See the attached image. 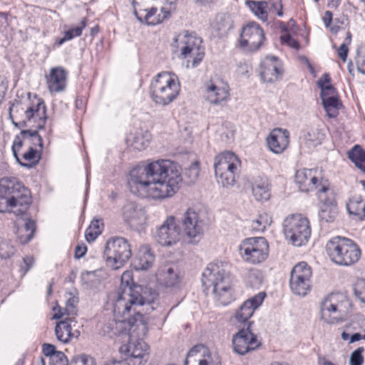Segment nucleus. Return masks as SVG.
I'll return each instance as SVG.
<instances>
[{
    "instance_id": "37998d69",
    "label": "nucleus",
    "mask_w": 365,
    "mask_h": 365,
    "mask_svg": "<svg viewBox=\"0 0 365 365\" xmlns=\"http://www.w3.org/2000/svg\"><path fill=\"white\" fill-rule=\"evenodd\" d=\"M38 130L36 128L35 130H21V138L23 141H28L32 145L31 146H38L40 148V152L42 151L43 148V141L42 136L38 133Z\"/></svg>"
},
{
    "instance_id": "dca6fc26",
    "label": "nucleus",
    "mask_w": 365,
    "mask_h": 365,
    "mask_svg": "<svg viewBox=\"0 0 365 365\" xmlns=\"http://www.w3.org/2000/svg\"><path fill=\"white\" fill-rule=\"evenodd\" d=\"M265 39L263 29L255 22L243 27L240 37V45L248 51H256Z\"/></svg>"
},
{
    "instance_id": "f8f14e48",
    "label": "nucleus",
    "mask_w": 365,
    "mask_h": 365,
    "mask_svg": "<svg viewBox=\"0 0 365 365\" xmlns=\"http://www.w3.org/2000/svg\"><path fill=\"white\" fill-rule=\"evenodd\" d=\"M311 267L305 262H299L292 269L289 285L292 292L297 295L305 296L311 288Z\"/></svg>"
},
{
    "instance_id": "a211bd4d",
    "label": "nucleus",
    "mask_w": 365,
    "mask_h": 365,
    "mask_svg": "<svg viewBox=\"0 0 365 365\" xmlns=\"http://www.w3.org/2000/svg\"><path fill=\"white\" fill-rule=\"evenodd\" d=\"M182 228L185 235L191 242H198L203 235L204 221L199 214L192 209H188L181 220Z\"/></svg>"
},
{
    "instance_id": "052dcab7",
    "label": "nucleus",
    "mask_w": 365,
    "mask_h": 365,
    "mask_svg": "<svg viewBox=\"0 0 365 365\" xmlns=\"http://www.w3.org/2000/svg\"><path fill=\"white\" fill-rule=\"evenodd\" d=\"M281 40L283 43L288 45L289 47L299 49V43L294 39L290 34H287L281 36Z\"/></svg>"
},
{
    "instance_id": "f03ea898",
    "label": "nucleus",
    "mask_w": 365,
    "mask_h": 365,
    "mask_svg": "<svg viewBox=\"0 0 365 365\" xmlns=\"http://www.w3.org/2000/svg\"><path fill=\"white\" fill-rule=\"evenodd\" d=\"M182 168L178 163L165 159L148 163L130 171V191L140 197L164 200L173 197L182 184Z\"/></svg>"
},
{
    "instance_id": "4be33fe9",
    "label": "nucleus",
    "mask_w": 365,
    "mask_h": 365,
    "mask_svg": "<svg viewBox=\"0 0 365 365\" xmlns=\"http://www.w3.org/2000/svg\"><path fill=\"white\" fill-rule=\"evenodd\" d=\"M265 297V292H260L245 301L235 312V319L236 321L240 323L248 322L255 311L262 305Z\"/></svg>"
},
{
    "instance_id": "e2e57ef3",
    "label": "nucleus",
    "mask_w": 365,
    "mask_h": 365,
    "mask_svg": "<svg viewBox=\"0 0 365 365\" xmlns=\"http://www.w3.org/2000/svg\"><path fill=\"white\" fill-rule=\"evenodd\" d=\"M101 233V230L97 229L96 231H94L91 228L88 227L85 232V237H86V240L88 242H92L98 237V236Z\"/></svg>"
},
{
    "instance_id": "cd10ccee",
    "label": "nucleus",
    "mask_w": 365,
    "mask_h": 365,
    "mask_svg": "<svg viewBox=\"0 0 365 365\" xmlns=\"http://www.w3.org/2000/svg\"><path fill=\"white\" fill-rule=\"evenodd\" d=\"M46 78L47 88L51 93H60L66 88L67 72L61 66L51 68Z\"/></svg>"
},
{
    "instance_id": "ea45409f",
    "label": "nucleus",
    "mask_w": 365,
    "mask_h": 365,
    "mask_svg": "<svg viewBox=\"0 0 365 365\" xmlns=\"http://www.w3.org/2000/svg\"><path fill=\"white\" fill-rule=\"evenodd\" d=\"M69 297L66 300V307L64 312L61 309H58V312H56L53 315L54 319H60L66 314L67 317H73L77 315V304L78 303V298L71 294H69Z\"/></svg>"
},
{
    "instance_id": "69168bd1",
    "label": "nucleus",
    "mask_w": 365,
    "mask_h": 365,
    "mask_svg": "<svg viewBox=\"0 0 365 365\" xmlns=\"http://www.w3.org/2000/svg\"><path fill=\"white\" fill-rule=\"evenodd\" d=\"M272 8L276 11L277 15L278 16H283V6L282 3V0H274L272 3Z\"/></svg>"
},
{
    "instance_id": "680f3d73",
    "label": "nucleus",
    "mask_w": 365,
    "mask_h": 365,
    "mask_svg": "<svg viewBox=\"0 0 365 365\" xmlns=\"http://www.w3.org/2000/svg\"><path fill=\"white\" fill-rule=\"evenodd\" d=\"M354 293L362 302L365 303V281L356 284Z\"/></svg>"
},
{
    "instance_id": "473e14b6",
    "label": "nucleus",
    "mask_w": 365,
    "mask_h": 365,
    "mask_svg": "<svg viewBox=\"0 0 365 365\" xmlns=\"http://www.w3.org/2000/svg\"><path fill=\"white\" fill-rule=\"evenodd\" d=\"M346 209L353 218L365 220V200L361 195L352 196L346 203Z\"/></svg>"
},
{
    "instance_id": "4c0bfd02",
    "label": "nucleus",
    "mask_w": 365,
    "mask_h": 365,
    "mask_svg": "<svg viewBox=\"0 0 365 365\" xmlns=\"http://www.w3.org/2000/svg\"><path fill=\"white\" fill-rule=\"evenodd\" d=\"M36 230L35 222L28 219L21 227L18 226L16 230V235L19 242L21 244L28 243L33 237Z\"/></svg>"
},
{
    "instance_id": "13d9d810",
    "label": "nucleus",
    "mask_w": 365,
    "mask_h": 365,
    "mask_svg": "<svg viewBox=\"0 0 365 365\" xmlns=\"http://www.w3.org/2000/svg\"><path fill=\"white\" fill-rule=\"evenodd\" d=\"M200 168L199 164L195 162L192 163L190 167L186 170L185 175L190 179V182H195L199 175Z\"/></svg>"
},
{
    "instance_id": "9b49d317",
    "label": "nucleus",
    "mask_w": 365,
    "mask_h": 365,
    "mask_svg": "<svg viewBox=\"0 0 365 365\" xmlns=\"http://www.w3.org/2000/svg\"><path fill=\"white\" fill-rule=\"evenodd\" d=\"M240 252L247 262L253 264H260L268 257L269 245L264 237H249L240 244Z\"/></svg>"
},
{
    "instance_id": "5fc2aeb1",
    "label": "nucleus",
    "mask_w": 365,
    "mask_h": 365,
    "mask_svg": "<svg viewBox=\"0 0 365 365\" xmlns=\"http://www.w3.org/2000/svg\"><path fill=\"white\" fill-rule=\"evenodd\" d=\"M365 349L363 346H360L354 350L349 360L350 365H363L364 362V358L363 356V353Z\"/></svg>"
},
{
    "instance_id": "1a4fd4ad",
    "label": "nucleus",
    "mask_w": 365,
    "mask_h": 365,
    "mask_svg": "<svg viewBox=\"0 0 365 365\" xmlns=\"http://www.w3.org/2000/svg\"><path fill=\"white\" fill-rule=\"evenodd\" d=\"M132 255L128 240L120 237L110 238L105 246L103 258L107 266L113 269L123 267Z\"/></svg>"
},
{
    "instance_id": "f704fd0d",
    "label": "nucleus",
    "mask_w": 365,
    "mask_h": 365,
    "mask_svg": "<svg viewBox=\"0 0 365 365\" xmlns=\"http://www.w3.org/2000/svg\"><path fill=\"white\" fill-rule=\"evenodd\" d=\"M42 352L49 357V365H68V361L63 352L56 351L54 345L44 343L42 345Z\"/></svg>"
},
{
    "instance_id": "c9c22d12",
    "label": "nucleus",
    "mask_w": 365,
    "mask_h": 365,
    "mask_svg": "<svg viewBox=\"0 0 365 365\" xmlns=\"http://www.w3.org/2000/svg\"><path fill=\"white\" fill-rule=\"evenodd\" d=\"M331 93L321 94V98L324 108L329 118H335L339 114V110L341 107L339 99Z\"/></svg>"
},
{
    "instance_id": "0eeeda50",
    "label": "nucleus",
    "mask_w": 365,
    "mask_h": 365,
    "mask_svg": "<svg viewBox=\"0 0 365 365\" xmlns=\"http://www.w3.org/2000/svg\"><path fill=\"white\" fill-rule=\"evenodd\" d=\"M330 259L340 266H351L360 259L361 250L351 239L336 236L330 239L326 245Z\"/></svg>"
},
{
    "instance_id": "4d7b16f0",
    "label": "nucleus",
    "mask_w": 365,
    "mask_h": 365,
    "mask_svg": "<svg viewBox=\"0 0 365 365\" xmlns=\"http://www.w3.org/2000/svg\"><path fill=\"white\" fill-rule=\"evenodd\" d=\"M73 361L79 365H96L95 359L91 356L86 354H81L75 356Z\"/></svg>"
},
{
    "instance_id": "9d476101",
    "label": "nucleus",
    "mask_w": 365,
    "mask_h": 365,
    "mask_svg": "<svg viewBox=\"0 0 365 365\" xmlns=\"http://www.w3.org/2000/svg\"><path fill=\"white\" fill-rule=\"evenodd\" d=\"M283 225L284 235L292 245L299 247L307 242L311 228L307 217L301 215H292L284 220Z\"/></svg>"
},
{
    "instance_id": "09e8293b",
    "label": "nucleus",
    "mask_w": 365,
    "mask_h": 365,
    "mask_svg": "<svg viewBox=\"0 0 365 365\" xmlns=\"http://www.w3.org/2000/svg\"><path fill=\"white\" fill-rule=\"evenodd\" d=\"M271 222V218L267 214L259 215L257 219L252 222V230L259 232H263L270 225Z\"/></svg>"
},
{
    "instance_id": "39448f33",
    "label": "nucleus",
    "mask_w": 365,
    "mask_h": 365,
    "mask_svg": "<svg viewBox=\"0 0 365 365\" xmlns=\"http://www.w3.org/2000/svg\"><path fill=\"white\" fill-rule=\"evenodd\" d=\"M202 284L205 291H210L220 304L226 306L231 302V280L222 263L208 264L202 274Z\"/></svg>"
},
{
    "instance_id": "a19ab883",
    "label": "nucleus",
    "mask_w": 365,
    "mask_h": 365,
    "mask_svg": "<svg viewBox=\"0 0 365 365\" xmlns=\"http://www.w3.org/2000/svg\"><path fill=\"white\" fill-rule=\"evenodd\" d=\"M151 135L148 131H138L132 136V139H128L131 142V146L138 150H145L150 144Z\"/></svg>"
},
{
    "instance_id": "864d4df0",
    "label": "nucleus",
    "mask_w": 365,
    "mask_h": 365,
    "mask_svg": "<svg viewBox=\"0 0 365 365\" xmlns=\"http://www.w3.org/2000/svg\"><path fill=\"white\" fill-rule=\"evenodd\" d=\"M331 78L329 75L325 73L322 76V77L318 81V86L321 88V94L325 93H331V94L335 93L334 88L329 84Z\"/></svg>"
},
{
    "instance_id": "3c124183",
    "label": "nucleus",
    "mask_w": 365,
    "mask_h": 365,
    "mask_svg": "<svg viewBox=\"0 0 365 365\" xmlns=\"http://www.w3.org/2000/svg\"><path fill=\"white\" fill-rule=\"evenodd\" d=\"M247 281L252 287L259 286L262 282L261 272L257 269H250L247 275Z\"/></svg>"
},
{
    "instance_id": "c03bdc74",
    "label": "nucleus",
    "mask_w": 365,
    "mask_h": 365,
    "mask_svg": "<svg viewBox=\"0 0 365 365\" xmlns=\"http://www.w3.org/2000/svg\"><path fill=\"white\" fill-rule=\"evenodd\" d=\"M337 214V205L331 207L321 205L318 213L320 224L322 225L324 224L333 222L335 220Z\"/></svg>"
},
{
    "instance_id": "393cba45",
    "label": "nucleus",
    "mask_w": 365,
    "mask_h": 365,
    "mask_svg": "<svg viewBox=\"0 0 365 365\" xmlns=\"http://www.w3.org/2000/svg\"><path fill=\"white\" fill-rule=\"evenodd\" d=\"M202 43V38L195 34L184 31L175 36L172 46L180 50L181 54H186L191 49L195 51L197 48H204Z\"/></svg>"
},
{
    "instance_id": "6e6552de",
    "label": "nucleus",
    "mask_w": 365,
    "mask_h": 365,
    "mask_svg": "<svg viewBox=\"0 0 365 365\" xmlns=\"http://www.w3.org/2000/svg\"><path fill=\"white\" fill-rule=\"evenodd\" d=\"M214 169L217 183L230 188L236 184L240 177L241 160L231 151L222 152L215 156Z\"/></svg>"
},
{
    "instance_id": "2f4dec72",
    "label": "nucleus",
    "mask_w": 365,
    "mask_h": 365,
    "mask_svg": "<svg viewBox=\"0 0 365 365\" xmlns=\"http://www.w3.org/2000/svg\"><path fill=\"white\" fill-rule=\"evenodd\" d=\"M317 189V197L321 205L331 207L337 205L336 193L334 189L329 186L327 180L322 179Z\"/></svg>"
},
{
    "instance_id": "7ed1b4c3",
    "label": "nucleus",
    "mask_w": 365,
    "mask_h": 365,
    "mask_svg": "<svg viewBox=\"0 0 365 365\" xmlns=\"http://www.w3.org/2000/svg\"><path fill=\"white\" fill-rule=\"evenodd\" d=\"M31 202L30 190L16 178L0 179V213L23 215Z\"/></svg>"
},
{
    "instance_id": "412c9836",
    "label": "nucleus",
    "mask_w": 365,
    "mask_h": 365,
    "mask_svg": "<svg viewBox=\"0 0 365 365\" xmlns=\"http://www.w3.org/2000/svg\"><path fill=\"white\" fill-rule=\"evenodd\" d=\"M283 71L282 62L276 56H267L260 63L259 75L264 82L277 81L282 78Z\"/></svg>"
},
{
    "instance_id": "603ef678",
    "label": "nucleus",
    "mask_w": 365,
    "mask_h": 365,
    "mask_svg": "<svg viewBox=\"0 0 365 365\" xmlns=\"http://www.w3.org/2000/svg\"><path fill=\"white\" fill-rule=\"evenodd\" d=\"M15 247L11 245L9 240H2L0 242V257L6 259L14 255Z\"/></svg>"
},
{
    "instance_id": "a18cd8bd",
    "label": "nucleus",
    "mask_w": 365,
    "mask_h": 365,
    "mask_svg": "<svg viewBox=\"0 0 365 365\" xmlns=\"http://www.w3.org/2000/svg\"><path fill=\"white\" fill-rule=\"evenodd\" d=\"M205 56L204 48H197L195 51H192V49L188 51L186 54H181L180 57L182 58L187 59V68H195L197 67L200 62L202 61Z\"/></svg>"
},
{
    "instance_id": "e433bc0d",
    "label": "nucleus",
    "mask_w": 365,
    "mask_h": 365,
    "mask_svg": "<svg viewBox=\"0 0 365 365\" xmlns=\"http://www.w3.org/2000/svg\"><path fill=\"white\" fill-rule=\"evenodd\" d=\"M212 27L220 36L228 34L234 27V21L232 16L227 13L219 14L216 16Z\"/></svg>"
},
{
    "instance_id": "5701e85b",
    "label": "nucleus",
    "mask_w": 365,
    "mask_h": 365,
    "mask_svg": "<svg viewBox=\"0 0 365 365\" xmlns=\"http://www.w3.org/2000/svg\"><path fill=\"white\" fill-rule=\"evenodd\" d=\"M76 321L73 317H66L64 319L56 323L55 327V335L57 340L63 344H68L73 339H78L81 332L78 329L73 331L76 326Z\"/></svg>"
},
{
    "instance_id": "8fccbe9b",
    "label": "nucleus",
    "mask_w": 365,
    "mask_h": 365,
    "mask_svg": "<svg viewBox=\"0 0 365 365\" xmlns=\"http://www.w3.org/2000/svg\"><path fill=\"white\" fill-rule=\"evenodd\" d=\"M198 365H221V359L217 352L207 351L199 361Z\"/></svg>"
},
{
    "instance_id": "20e7f679",
    "label": "nucleus",
    "mask_w": 365,
    "mask_h": 365,
    "mask_svg": "<svg viewBox=\"0 0 365 365\" xmlns=\"http://www.w3.org/2000/svg\"><path fill=\"white\" fill-rule=\"evenodd\" d=\"M46 106L44 101L35 95L27 104L16 101L9 109V118L16 128L31 127L43 130L47 120Z\"/></svg>"
},
{
    "instance_id": "6ab92c4d",
    "label": "nucleus",
    "mask_w": 365,
    "mask_h": 365,
    "mask_svg": "<svg viewBox=\"0 0 365 365\" xmlns=\"http://www.w3.org/2000/svg\"><path fill=\"white\" fill-rule=\"evenodd\" d=\"M121 215L125 223L131 229L139 230L146 224L145 209L135 202H127L122 207Z\"/></svg>"
},
{
    "instance_id": "b1692460",
    "label": "nucleus",
    "mask_w": 365,
    "mask_h": 365,
    "mask_svg": "<svg viewBox=\"0 0 365 365\" xmlns=\"http://www.w3.org/2000/svg\"><path fill=\"white\" fill-rule=\"evenodd\" d=\"M289 143V132L286 129L274 128L267 138V144L269 150L275 153H282Z\"/></svg>"
},
{
    "instance_id": "338daca9",
    "label": "nucleus",
    "mask_w": 365,
    "mask_h": 365,
    "mask_svg": "<svg viewBox=\"0 0 365 365\" xmlns=\"http://www.w3.org/2000/svg\"><path fill=\"white\" fill-rule=\"evenodd\" d=\"M87 247L86 245H78L76 247L75 249V257L77 259L83 257L85 254L86 253Z\"/></svg>"
},
{
    "instance_id": "bb28decb",
    "label": "nucleus",
    "mask_w": 365,
    "mask_h": 365,
    "mask_svg": "<svg viewBox=\"0 0 365 365\" xmlns=\"http://www.w3.org/2000/svg\"><path fill=\"white\" fill-rule=\"evenodd\" d=\"M22 145L23 142L21 137L19 135H16L13 141L11 148L14 156L20 165L24 168H31L38 163L41 155H38L36 149L33 146H29V150L22 155V158L26 162H22L18 156V151Z\"/></svg>"
},
{
    "instance_id": "423d86ee",
    "label": "nucleus",
    "mask_w": 365,
    "mask_h": 365,
    "mask_svg": "<svg viewBox=\"0 0 365 365\" xmlns=\"http://www.w3.org/2000/svg\"><path fill=\"white\" fill-rule=\"evenodd\" d=\"M180 91L177 76L168 72L156 75L150 85V98L158 106H168L177 98Z\"/></svg>"
},
{
    "instance_id": "ddd939ff",
    "label": "nucleus",
    "mask_w": 365,
    "mask_h": 365,
    "mask_svg": "<svg viewBox=\"0 0 365 365\" xmlns=\"http://www.w3.org/2000/svg\"><path fill=\"white\" fill-rule=\"evenodd\" d=\"M203 97L210 105L223 106L230 99L229 85L221 80H210L204 85Z\"/></svg>"
},
{
    "instance_id": "72a5a7b5",
    "label": "nucleus",
    "mask_w": 365,
    "mask_h": 365,
    "mask_svg": "<svg viewBox=\"0 0 365 365\" xmlns=\"http://www.w3.org/2000/svg\"><path fill=\"white\" fill-rule=\"evenodd\" d=\"M155 261V256L148 246L142 247L138 257L133 262L136 270H147L151 267Z\"/></svg>"
},
{
    "instance_id": "aec40b11",
    "label": "nucleus",
    "mask_w": 365,
    "mask_h": 365,
    "mask_svg": "<svg viewBox=\"0 0 365 365\" xmlns=\"http://www.w3.org/2000/svg\"><path fill=\"white\" fill-rule=\"evenodd\" d=\"M339 298V294L331 293L321 303V318L327 324H336L342 319Z\"/></svg>"
},
{
    "instance_id": "c85d7f7f",
    "label": "nucleus",
    "mask_w": 365,
    "mask_h": 365,
    "mask_svg": "<svg viewBox=\"0 0 365 365\" xmlns=\"http://www.w3.org/2000/svg\"><path fill=\"white\" fill-rule=\"evenodd\" d=\"M138 14L137 19L140 23L148 26H156L170 17V10L165 6H162L160 11L156 7H150L147 11Z\"/></svg>"
},
{
    "instance_id": "a878e982",
    "label": "nucleus",
    "mask_w": 365,
    "mask_h": 365,
    "mask_svg": "<svg viewBox=\"0 0 365 365\" xmlns=\"http://www.w3.org/2000/svg\"><path fill=\"white\" fill-rule=\"evenodd\" d=\"M156 279L159 285L165 288H177L181 277L177 268L165 264L160 267L156 272Z\"/></svg>"
},
{
    "instance_id": "0e129e2a",
    "label": "nucleus",
    "mask_w": 365,
    "mask_h": 365,
    "mask_svg": "<svg viewBox=\"0 0 365 365\" xmlns=\"http://www.w3.org/2000/svg\"><path fill=\"white\" fill-rule=\"evenodd\" d=\"M356 66L359 72L365 74V54L357 57Z\"/></svg>"
},
{
    "instance_id": "de8ad7c7",
    "label": "nucleus",
    "mask_w": 365,
    "mask_h": 365,
    "mask_svg": "<svg viewBox=\"0 0 365 365\" xmlns=\"http://www.w3.org/2000/svg\"><path fill=\"white\" fill-rule=\"evenodd\" d=\"M324 134L318 130H311L304 135L305 143L309 147H316L322 142Z\"/></svg>"
},
{
    "instance_id": "7c9ffc66",
    "label": "nucleus",
    "mask_w": 365,
    "mask_h": 365,
    "mask_svg": "<svg viewBox=\"0 0 365 365\" xmlns=\"http://www.w3.org/2000/svg\"><path fill=\"white\" fill-rule=\"evenodd\" d=\"M252 195L256 200L264 202L271 197L270 185L265 176L253 178L251 181Z\"/></svg>"
},
{
    "instance_id": "bf43d9fd",
    "label": "nucleus",
    "mask_w": 365,
    "mask_h": 365,
    "mask_svg": "<svg viewBox=\"0 0 365 365\" xmlns=\"http://www.w3.org/2000/svg\"><path fill=\"white\" fill-rule=\"evenodd\" d=\"M34 263V258L31 256H27L23 258V262L20 266V272L22 275H25L26 273L31 269Z\"/></svg>"
},
{
    "instance_id": "79ce46f5",
    "label": "nucleus",
    "mask_w": 365,
    "mask_h": 365,
    "mask_svg": "<svg viewBox=\"0 0 365 365\" xmlns=\"http://www.w3.org/2000/svg\"><path fill=\"white\" fill-rule=\"evenodd\" d=\"M246 5L260 20L265 22L268 19L267 9L268 4L265 1L247 0Z\"/></svg>"
},
{
    "instance_id": "2eb2a0df",
    "label": "nucleus",
    "mask_w": 365,
    "mask_h": 365,
    "mask_svg": "<svg viewBox=\"0 0 365 365\" xmlns=\"http://www.w3.org/2000/svg\"><path fill=\"white\" fill-rule=\"evenodd\" d=\"M252 322H248L247 328L240 329L232 336L233 351L239 355H245L261 346V342L250 329Z\"/></svg>"
},
{
    "instance_id": "49530a36",
    "label": "nucleus",
    "mask_w": 365,
    "mask_h": 365,
    "mask_svg": "<svg viewBox=\"0 0 365 365\" xmlns=\"http://www.w3.org/2000/svg\"><path fill=\"white\" fill-rule=\"evenodd\" d=\"M86 19H83L81 25L71 28L68 31H66L64 32V35L63 38H60L56 39V45L58 46H61L63 43H64L66 41H70L73 39L75 37L80 36L82 34L83 30L86 26Z\"/></svg>"
},
{
    "instance_id": "774afa93",
    "label": "nucleus",
    "mask_w": 365,
    "mask_h": 365,
    "mask_svg": "<svg viewBox=\"0 0 365 365\" xmlns=\"http://www.w3.org/2000/svg\"><path fill=\"white\" fill-rule=\"evenodd\" d=\"M318 365H337L329 361L327 357L323 356H319L317 359Z\"/></svg>"
},
{
    "instance_id": "c756f323",
    "label": "nucleus",
    "mask_w": 365,
    "mask_h": 365,
    "mask_svg": "<svg viewBox=\"0 0 365 365\" xmlns=\"http://www.w3.org/2000/svg\"><path fill=\"white\" fill-rule=\"evenodd\" d=\"M317 171L312 169L303 168L295 173V182L302 192H309L318 188L319 180L315 175Z\"/></svg>"
},
{
    "instance_id": "f3484780",
    "label": "nucleus",
    "mask_w": 365,
    "mask_h": 365,
    "mask_svg": "<svg viewBox=\"0 0 365 365\" xmlns=\"http://www.w3.org/2000/svg\"><path fill=\"white\" fill-rule=\"evenodd\" d=\"M158 244L165 247H171L179 242L180 230L173 216L168 217L157 229L155 235Z\"/></svg>"
},
{
    "instance_id": "f257e3e1",
    "label": "nucleus",
    "mask_w": 365,
    "mask_h": 365,
    "mask_svg": "<svg viewBox=\"0 0 365 365\" xmlns=\"http://www.w3.org/2000/svg\"><path fill=\"white\" fill-rule=\"evenodd\" d=\"M140 288L133 284L132 274L130 272H124L121 276V283L117 291L111 296L113 301V312L115 314L125 317L130 314L131 310L136 314L137 318L134 322L125 319L121 320L111 319L103 327V331L110 336L121 334H128L132 336L135 327H141L143 330L146 327L141 322L143 314H149L157 310L160 314H163V322L166 320L170 312L165 314L170 306L168 297H158V293L150 288H146L141 294Z\"/></svg>"
},
{
    "instance_id": "6e6d98bb",
    "label": "nucleus",
    "mask_w": 365,
    "mask_h": 365,
    "mask_svg": "<svg viewBox=\"0 0 365 365\" xmlns=\"http://www.w3.org/2000/svg\"><path fill=\"white\" fill-rule=\"evenodd\" d=\"M351 34L350 32H347V36L345 41L339 46L338 49V56L341 58L342 61H345L348 53V44L351 43Z\"/></svg>"
},
{
    "instance_id": "58836bf2",
    "label": "nucleus",
    "mask_w": 365,
    "mask_h": 365,
    "mask_svg": "<svg viewBox=\"0 0 365 365\" xmlns=\"http://www.w3.org/2000/svg\"><path fill=\"white\" fill-rule=\"evenodd\" d=\"M347 155L355 166L365 173V150L361 145H355L348 151Z\"/></svg>"
},
{
    "instance_id": "4468645a",
    "label": "nucleus",
    "mask_w": 365,
    "mask_h": 365,
    "mask_svg": "<svg viewBox=\"0 0 365 365\" xmlns=\"http://www.w3.org/2000/svg\"><path fill=\"white\" fill-rule=\"evenodd\" d=\"M120 351L126 354L123 361L128 365H145L150 356V346L143 339L130 341L127 345L120 346Z\"/></svg>"
}]
</instances>
